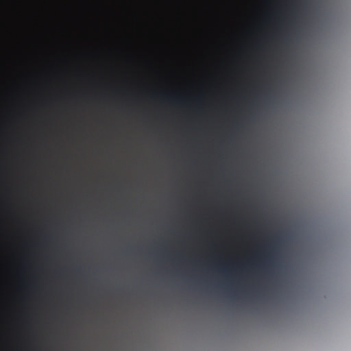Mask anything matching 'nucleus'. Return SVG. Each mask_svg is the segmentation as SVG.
Masks as SVG:
<instances>
[{
    "mask_svg": "<svg viewBox=\"0 0 351 351\" xmlns=\"http://www.w3.org/2000/svg\"><path fill=\"white\" fill-rule=\"evenodd\" d=\"M152 202H150V216H149V269L152 270V263H154V233L152 230Z\"/></svg>",
    "mask_w": 351,
    "mask_h": 351,
    "instance_id": "obj_1",
    "label": "nucleus"
},
{
    "mask_svg": "<svg viewBox=\"0 0 351 351\" xmlns=\"http://www.w3.org/2000/svg\"><path fill=\"white\" fill-rule=\"evenodd\" d=\"M178 97L175 94H169L167 95V99L172 104H176L177 102Z\"/></svg>",
    "mask_w": 351,
    "mask_h": 351,
    "instance_id": "obj_5",
    "label": "nucleus"
},
{
    "mask_svg": "<svg viewBox=\"0 0 351 351\" xmlns=\"http://www.w3.org/2000/svg\"><path fill=\"white\" fill-rule=\"evenodd\" d=\"M156 307H158L157 304H156V301L155 300V306H154V308H156Z\"/></svg>",
    "mask_w": 351,
    "mask_h": 351,
    "instance_id": "obj_15",
    "label": "nucleus"
},
{
    "mask_svg": "<svg viewBox=\"0 0 351 351\" xmlns=\"http://www.w3.org/2000/svg\"><path fill=\"white\" fill-rule=\"evenodd\" d=\"M21 289L29 293H42L45 288L36 282L28 283L21 287Z\"/></svg>",
    "mask_w": 351,
    "mask_h": 351,
    "instance_id": "obj_3",
    "label": "nucleus"
},
{
    "mask_svg": "<svg viewBox=\"0 0 351 351\" xmlns=\"http://www.w3.org/2000/svg\"><path fill=\"white\" fill-rule=\"evenodd\" d=\"M154 164H156V155H154Z\"/></svg>",
    "mask_w": 351,
    "mask_h": 351,
    "instance_id": "obj_13",
    "label": "nucleus"
},
{
    "mask_svg": "<svg viewBox=\"0 0 351 351\" xmlns=\"http://www.w3.org/2000/svg\"><path fill=\"white\" fill-rule=\"evenodd\" d=\"M157 308H155V310H156ZM154 313L155 315L156 314V311H154Z\"/></svg>",
    "mask_w": 351,
    "mask_h": 351,
    "instance_id": "obj_16",
    "label": "nucleus"
},
{
    "mask_svg": "<svg viewBox=\"0 0 351 351\" xmlns=\"http://www.w3.org/2000/svg\"><path fill=\"white\" fill-rule=\"evenodd\" d=\"M154 164H156V155H154Z\"/></svg>",
    "mask_w": 351,
    "mask_h": 351,
    "instance_id": "obj_14",
    "label": "nucleus"
},
{
    "mask_svg": "<svg viewBox=\"0 0 351 351\" xmlns=\"http://www.w3.org/2000/svg\"><path fill=\"white\" fill-rule=\"evenodd\" d=\"M154 164H156V155H154Z\"/></svg>",
    "mask_w": 351,
    "mask_h": 351,
    "instance_id": "obj_12",
    "label": "nucleus"
},
{
    "mask_svg": "<svg viewBox=\"0 0 351 351\" xmlns=\"http://www.w3.org/2000/svg\"><path fill=\"white\" fill-rule=\"evenodd\" d=\"M154 249H155V250L156 249V246L154 247Z\"/></svg>",
    "mask_w": 351,
    "mask_h": 351,
    "instance_id": "obj_17",
    "label": "nucleus"
},
{
    "mask_svg": "<svg viewBox=\"0 0 351 351\" xmlns=\"http://www.w3.org/2000/svg\"><path fill=\"white\" fill-rule=\"evenodd\" d=\"M154 164H156V155H154Z\"/></svg>",
    "mask_w": 351,
    "mask_h": 351,
    "instance_id": "obj_9",
    "label": "nucleus"
},
{
    "mask_svg": "<svg viewBox=\"0 0 351 351\" xmlns=\"http://www.w3.org/2000/svg\"><path fill=\"white\" fill-rule=\"evenodd\" d=\"M154 164H156V155H154Z\"/></svg>",
    "mask_w": 351,
    "mask_h": 351,
    "instance_id": "obj_11",
    "label": "nucleus"
},
{
    "mask_svg": "<svg viewBox=\"0 0 351 351\" xmlns=\"http://www.w3.org/2000/svg\"><path fill=\"white\" fill-rule=\"evenodd\" d=\"M157 76H158V75H156V77H155V97H156V84H157L156 82H157ZM154 138H156V134H154Z\"/></svg>",
    "mask_w": 351,
    "mask_h": 351,
    "instance_id": "obj_7",
    "label": "nucleus"
},
{
    "mask_svg": "<svg viewBox=\"0 0 351 351\" xmlns=\"http://www.w3.org/2000/svg\"><path fill=\"white\" fill-rule=\"evenodd\" d=\"M155 76L158 75V0H155Z\"/></svg>",
    "mask_w": 351,
    "mask_h": 351,
    "instance_id": "obj_2",
    "label": "nucleus"
},
{
    "mask_svg": "<svg viewBox=\"0 0 351 351\" xmlns=\"http://www.w3.org/2000/svg\"><path fill=\"white\" fill-rule=\"evenodd\" d=\"M157 76H158V75H156V77H155V97H156V84H157L156 82H157ZM154 138H156V134H154Z\"/></svg>",
    "mask_w": 351,
    "mask_h": 351,
    "instance_id": "obj_8",
    "label": "nucleus"
},
{
    "mask_svg": "<svg viewBox=\"0 0 351 351\" xmlns=\"http://www.w3.org/2000/svg\"><path fill=\"white\" fill-rule=\"evenodd\" d=\"M154 164H156V155H154Z\"/></svg>",
    "mask_w": 351,
    "mask_h": 351,
    "instance_id": "obj_10",
    "label": "nucleus"
},
{
    "mask_svg": "<svg viewBox=\"0 0 351 351\" xmlns=\"http://www.w3.org/2000/svg\"><path fill=\"white\" fill-rule=\"evenodd\" d=\"M149 288L151 289L152 287V277H154V263H152V270L149 269Z\"/></svg>",
    "mask_w": 351,
    "mask_h": 351,
    "instance_id": "obj_6",
    "label": "nucleus"
},
{
    "mask_svg": "<svg viewBox=\"0 0 351 351\" xmlns=\"http://www.w3.org/2000/svg\"><path fill=\"white\" fill-rule=\"evenodd\" d=\"M232 310H250L252 311H257L259 313H270V312H276L278 310H287L288 308H232Z\"/></svg>",
    "mask_w": 351,
    "mask_h": 351,
    "instance_id": "obj_4",
    "label": "nucleus"
}]
</instances>
